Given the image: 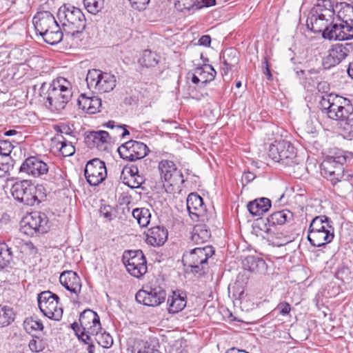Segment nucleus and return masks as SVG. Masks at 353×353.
<instances>
[{"mask_svg": "<svg viewBox=\"0 0 353 353\" xmlns=\"http://www.w3.org/2000/svg\"><path fill=\"white\" fill-rule=\"evenodd\" d=\"M10 192L16 201L28 206L39 205L46 198V189L42 185H35L27 179L16 181Z\"/></svg>", "mask_w": 353, "mask_h": 353, "instance_id": "3", "label": "nucleus"}, {"mask_svg": "<svg viewBox=\"0 0 353 353\" xmlns=\"http://www.w3.org/2000/svg\"><path fill=\"white\" fill-rule=\"evenodd\" d=\"M59 297L52 292L43 291L38 294L39 308L46 317L59 321L63 316V308L59 305Z\"/></svg>", "mask_w": 353, "mask_h": 353, "instance_id": "9", "label": "nucleus"}, {"mask_svg": "<svg viewBox=\"0 0 353 353\" xmlns=\"http://www.w3.org/2000/svg\"><path fill=\"white\" fill-rule=\"evenodd\" d=\"M187 209L192 219L203 216L205 211L203 200L197 193H190L186 201Z\"/></svg>", "mask_w": 353, "mask_h": 353, "instance_id": "22", "label": "nucleus"}, {"mask_svg": "<svg viewBox=\"0 0 353 353\" xmlns=\"http://www.w3.org/2000/svg\"><path fill=\"white\" fill-rule=\"evenodd\" d=\"M117 151L121 159L129 161H135L144 158L150 150L143 143L130 140L120 145Z\"/></svg>", "mask_w": 353, "mask_h": 353, "instance_id": "13", "label": "nucleus"}, {"mask_svg": "<svg viewBox=\"0 0 353 353\" xmlns=\"http://www.w3.org/2000/svg\"><path fill=\"white\" fill-rule=\"evenodd\" d=\"M334 3L333 0H317L310 13L318 15H324L327 18L334 17L335 14Z\"/></svg>", "mask_w": 353, "mask_h": 353, "instance_id": "30", "label": "nucleus"}, {"mask_svg": "<svg viewBox=\"0 0 353 353\" xmlns=\"http://www.w3.org/2000/svg\"><path fill=\"white\" fill-rule=\"evenodd\" d=\"M131 179L134 180V185H136L137 186L139 187H140L141 185L144 182L143 176L139 175V174L134 176L131 177Z\"/></svg>", "mask_w": 353, "mask_h": 353, "instance_id": "63", "label": "nucleus"}, {"mask_svg": "<svg viewBox=\"0 0 353 353\" xmlns=\"http://www.w3.org/2000/svg\"><path fill=\"white\" fill-rule=\"evenodd\" d=\"M146 261L141 250L125 251L123 255V261L125 266Z\"/></svg>", "mask_w": 353, "mask_h": 353, "instance_id": "38", "label": "nucleus"}, {"mask_svg": "<svg viewBox=\"0 0 353 353\" xmlns=\"http://www.w3.org/2000/svg\"><path fill=\"white\" fill-rule=\"evenodd\" d=\"M100 216H103L107 221H110L114 218L112 208L109 205H101L99 209Z\"/></svg>", "mask_w": 353, "mask_h": 353, "instance_id": "54", "label": "nucleus"}, {"mask_svg": "<svg viewBox=\"0 0 353 353\" xmlns=\"http://www.w3.org/2000/svg\"><path fill=\"white\" fill-rule=\"evenodd\" d=\"M39 96L45 106L52 112H60L73 97L72 86L64 77H58L50 84L43 83Z\"/></svg>", "mask_w": 353, "mask_h": 353, "instance_id": "1", "label": "nucleus"}, {"mask_svg": "<svg viewBox=\"0 0 353 353\" xmlns=\"http://www.w3.org/2000/svg\"><path fill=\"white\" fill-rule=\"evenodd\" d=\"M223 61H227L228 63L235 62V67L237 68L239 63L238 52L234 48L225 50L223 53Z\"/></svg>", "mask_w": 353, "mask_h": 353, "instance_id": "49", "label": "nucleus"}, {"mask_svg": "<svg viewBox=\"0 0 353 353\" xmlns=\"http://www.w3.org/2000/svg\"><path fill=\"white\" fill-rule=\"evenodd\" d=\"M21 257L25 255H35L37 253V249L31 241H25L23 240L21 248Z\"/></svg>", "mask_w": 353, "mask_h": 353, "instance_id": "50", "label": "nucleus"}, {"mask_svg": "<svg viewBox=\"0 0 353 353\" xmlns=\"http://www.w3.org/2000/svg\"><path fill=\"white\" fill-rule=\"evenodd\" d=\"M90 336H94L96 341L99 345L103 347L108 348L111 347L113 343L112 336L105 331L98 332L97 334H91Z\"/></svg>", "mask_w": 353, "mask_h": 353, "instance_id": "46", "label": "nucleus"}, {"mask_svg": "<svg viewBox=\"0 0 353 353\" xmlns=\"http://www.w3.org/2000/svg\"><path fill=\"white\" fill-rule=\"evenodd\" d=\"M326 224L331 225L332 221L325 215L316 216L314 217L309 226L308 232H316L321 228H325Z\"/></svg>", "mask_w": 353, "mask_h": 353, "instance_id": "43", "label": "nucleus"}, {"mask_svg": "<svg viewBox=\"0 0 353 353\" xmlns=\"http://www.w3.org/2000/svg\"><path fill=\"white\" fill-rule=\"evenodd\" d=\"M79 321L80 325L74 322L70 327L78 339L84 343H89L91 334H97L102 330L99 315L92 310H83L80 314Z\"/></svg>", "mask_w": 353, "mask_h": 353, "instance_id": "6", "label": "nucleus"}, {"mask_svg": "<svg viewBox=\"0 0 353 353\" xmlns=\"http://www.w3.org/2000/svg\"><path fill=\"white\" fill-rule=\"evenodd\" d=\"M185 341L183 339L176 340L170 345L169 349L170 353H185Z\"/></svg>", "mask_w": 353, "mask_h": 353, "instance_id": "52", "label": "nucleus"}, {"mask_svg": "<svg viewBox=\"0 0 353 353\" xmlns=\"http://www.w3.org/2000/svg\"><path fill=\"white\" fill-rule=\"evenodd\" d=\"M109 134L106 131L89 132L85 137L86 145L90 148H97L100 151H105L108 148Z\"/></svg>", "mask_w": 353, "mask_h": 353, "instance_id": "20", "label": "nucleus"}, {"mask_svg": "<svg viewBox=\"0 0 353 353\" xmlns=\"http://www.w3.org/2000/svg\"><path fill=\"white\" fill-rule=\"evenodd\" d=\"M85 177L92 186L98 185L107 176V170L105 163L98 158L89 161L84 170Z\"/></svg>", "mask_w": 353, "mask_h": 353, "instance_id": "16", "label": "nucleus"}, {"mask_svg": "<svg viewBox=\"0 0 353 353\" xmlns=\"http://www.w3.org/2000/svg\"><path fill=\"white\" fill-rule=\"evenodd\" d=\"M223 66H221V74L224 78L226 77L230 71L233 70H236L237 68L235 67V62L233 63H228L227 61H223Z\"/></svg>", "mask_w": 353, "mask_h": 353, "instance_id": "57", "label": "nucleus"}, {"mask_svg": "<svg viewBox=\"0 0 353 353\" xmlns=\"http://www.w3.org/2000/svg\"><path fill=\"white\" fill-rule=\"evenodd\" d=\"M216 4V0H196L194 8L199 10L204 7H210Z\"/></svg>", "mask_w": 353, "mask_h": 353, "instance_id": "58", "label": "nucleus"}, {"mask_svg": "<svg viewBox=\"0 0 353 353\" xmlns=\"http://www.w3.org/2000/svg\"><path fill=\"white\" fill-rule=\"evenodd\" d=\"M4 245L7 247L8 250L11 252L12 258L14 256L20 258L21 248L22 245L23 239L17 236H9L6 239H3Z\"/></svg>", "mask_w": 353, "mask_h": 353, "instance_id": "35", "label": "nucleus"}, {"mask_svg": "<svg viewBox=\"0 0 353 353\" xmlns=\"http://www.w3.org/2000/svg\"><path fill=\"white\" fill-rule=\"evenodd\" d=\"M59 282L68 291L78 299L81 291V281L79 275L72 270L63 271L59 276Z\"/></svg>", "mask_w": 353, "mask_h": 353, "instance_id": "18", "label": "nucleus"}, {"mask_svg": "<svg viewBox=\"0 0 353 353\" xmlns=\"http://www.w3.org/2000/svg\"><path fill=\"white\" fill-rule=\"evenodd\" d=\"M126 125H118L117 126V132H121L120 136L123 138L125 137V136L127 135H129L130 134V132L125 128Z\"/></svg>", "mask_w": 353, "mask_h": 353, "instance_id": "62", "label": "nucleus"}, {"mask_svg": "<svg viewBox=\"0 0 353 353\" xmlns=\"http://www.w3.org/2000/svg\"><path fill=\"white\" fill-rule=\"evenodd\" d=\"M132 216L141 228L147 227L150 223L151 214L148 208H135L132 211Z\"/></svg>", "mask_w": 353, "mask_h": 353, "instance_id": "39", "label": "nucleus"}, {"mask_svg": "<svg viewBox=\"0 0 353 353\" xmlns=\"http://www.w3.org/2000/svg\"><path fill=\"white\" fill-rule=\"evenodd\" d=\"M79 108L88 114H95L100 112L101 100L97 97H87L85 94H81L78 99Z\"/></svg>", "mask_w": 353, "mask_h": 353, "instance_id": "24", "label": "nucleus"}, {"mask_svg": "<svg viewBox=\"0 0 353 353\" xmlns=\"http://www.w3.org/2000/svg\"><path fill=\"white\" fill-rule=\"evenodd\" d=\"M196 0H175L174 6L179 11H183L184 10H190L194 8Z\"/></svg>", "mask_w": 353, "mask_h": 353, "instance_id": "51", "label": "nucleus"}, {"mask_svg": "<svg viewBox=\"0 0 353 353\" xmlns=\"http://www.w3.org/2000/svg\"><path fill=\"white\" fill-rule=\"evenodd\" d=\"M83 4L88 12L96 14L103 8L104 0H83Z\"/></svg>", "mask_w": 353, "mask_h": 353, "instance_id": "47", "label": "nucleus"}, {"mask_svg": "<svg viewBox=\"0 0 353 353\" xmlns=\"http://www.w3.org/2000/svg\"><path fill=\"white\" fill-rule=\"evenodd\" d=\"M85 81L89 89H94L99 93L109 92L116 86L114 75L97 69L88 71Z\"/></svg>", "mask_w": 353, "mask_h": 353, "instance_id": "10", "label": "nucleus"}, {"mask_svg": "<svg viewBox=\"0 0 353 353\" xmlns=\"http://www.w3.org/2000/svg\"><path fill=\"white\" fill-rule=\"evenodd\" d=\"M294 214L288 210H283L271 214L268 221L270 225H283L293 220Z\"/></svg>", "mask_w": 353, "mask_h": 353, "instance_id": "32", "label": "nucleus"}, {"mask_svg": "<svg viewBox=\"0 0 353 353\" xmlns=\"http://www.w3.org/2000/svg\"><path fill=\"white\" fill-rule=\"evenodd\" d=\"M211 43V37L209 35H203L199 39V43L201 46H210Z\"/></svg>", "mask_w": 353, "mask_h": 353, "instance_id": "61", "label": "nucleus"}, {"mask_svg": "<svg viewBox=\"0 0 353 353\" xmlns=\"http://www.w3.org/2000/svg\"><path fill=\"white\" fill-rule=\"evenodd\" d=\"M263 64L265 65L264 70H263V74L267 77V79L268 80L272 79V75L271 73L270 68L268 64V59L267 57H264Z\"/></svg>", "mask_w": 353, "mask_h": 353, "instance_id": "59", "label": "nucleus"}, {"mask_svg": "<svg viewBox=\"0 0 353 353\" xmlns=\"http://www.w3.org/2000/svg\"><path fill=\"white\" fill-rule=\"evenodd\" d=\"M353 50L352 43H337L333 45L328 50L327 55L322 61L324 69H330L339 64Z\"/></svg>", "mask_w": 353, "mask_h": 353, "instance_id": "14", "label": "nucleus"}, {"mask_svg": "<svg viewBox=\"0 0 353 353\" xmlns=\"http://www.w3.org/2000/svg\"><path fill=\"white\" fill-rule=\"evenodd\" d=\"M334 17L327 18L324 15H318L309 13L307 19L306 25L309 30L314 33H321V36L326 32L329 26L332 25V21Z\"/></svg>", "mask_w": 353, "mask_h": 353, "instance_id": "21", "label": "nucleus"}, {"mask_svg": "<svg viewBox=\"0 0 353 353\" xmlns=\"http://www.w3.org/2000/svg\"><path fill=\"white\" fill-rule=\"evenodd\" d=\"M168 312L175 314L181 311L186 305V301L180 294L173 293V296L168 299Z\"/></svg>", "mask_w": 353, "mask_h": 353, "instance_id": "36", "label": "nucleus"}, {"mask_svg": "<svg viewBox=\"0 0 353 353\" xmlns=\"http://www.w3.org/2000/svg\"><path fill=\"white\" fill-rule=\"evenodd\" d=\"M168 235V230L165 227H152L146 234V241L152 246H161L166 241Z\"/></svg>", "mask_w": 353, "mask_h": 353, "instance_id": "25", "label": "nucleus"}, {"mask_svg": "<svg viewBox=\"0 0 353 353\" xmlns=\"http://www.w3.org/2000/svg\"><path fill=\"white\" fill-rule=\"evenodd\" d=\"M32 23L37 34L47 30L57 23L53 14L49 11L37 12L32 19Z\"/></svg>", "mask_w": 353, "mask_h": 353, "instance_id": "23", "label": "nucleus"}, {"mask_svg": "<svg viewBox=\"0 0 353 353\" xmlns=\"http://www.w3.org/2000/svg\"><path fill=\"white\" fill-rule=\"evenodd\" d=\"M341 41L349 40L353 38V26L347 23L341 21L340 23Z\"/></svg>", "mask_w": 353, "mask_h": 353, "instance_id": "48", "label": "nucleus"}, {"mask_svg": "<svg viewBox=\"0 0 353 353\" xmlns=\"http://www.w3.org/2000/svg\"><path fill=\"white\" fill-rule=\"evenodd\" d=\"M346 162L345 156L327 157L321 165V175L329 180L334 186L338 183L350 188L348 181L352 177L351 174L344 173L343 165Z\"/></svg>", "mask_w": 353, "mask_h": 353, "instance_id": "5", "label": "nucleus"}, {"mask_svg": "<svg viewBox=\"0 0 353 353\" xmlns=\"http://www.w3.org/2000/svg\"><path fill=\"white\" fill-rule=\"evenodd\" d=\"M245 270L255 274H265L268 270L266 262L262 258L256 256H248L243 261Z\"/></svg>", "mask_w": 353, "mask_h": 353, "instance_id": "26", "label": "nucleus"}, {"mask_svg": "<svg viewBox=\"0 0 353 353\" xmlns=\"http://www.w3.org/2000/svg\"><path fill=\"white\" fill-rule=\"evenodd\" d=\"M196 72L201 79L199 87H204L205 85L213 81L216 77V72L214 68L209 64L204 63L202 66L196 68Z\"/></svg>", "mask_w": 353, "mask_h": 353, "instance_id": "33", "label": "nucleus"}, {"mask_svg": "<svg viewBox=\"0 0 353 353\" xmlns=\"http://www.w3.org/2000/svg\"><path fill=\"white\" fill-rule=\"evenodd\" d=\"M334 229L332 224H326L325 228L316 232H308L307 239L312 245L321 247L330 243L334 236Z\"/></svg>", "mask_w": 353, "mask_h": 353, "instance_id": "19", "label": "nucleus"}, {"mask_svg": "<svg viewBox=\"0 0 353 353\" xmlns=\"http://www.w3.org/2000/svg\"><path fill=\"white\" fill-rule=\"evenodd\" d=\"M210 237L209 227L205 223H199L194 226L190 238L194 243L200 245L208 242Z\"/></svg>", "mask_w": 353, "mask_h": 353, "instance_id": "28", "label": "nucleus"}, {"mask_svg": "<svg viewBox=\"0 0 353 353\" xmlns=\"http://www.w3.org/2000/svg\"><path fill=\"white\" fill-rule=\"evenodd\" d=\"M275 310L277 311L281 315L286 316L289 314L291 311V305L288 303L283 301L277 305Z\"/></svg>", "mask_w": 353, "mask_h": 353, "instance_id": "55", "label": "nucleus"}, {"mask_svg": "<svg viewBox=\"0 0 353 353\" xmlns=\"http://www.w3.org/2000/svg\"><path fill=\"white\" fill-rule=\"evenodd\" d=\"M49 166L41 156H30L26 158L21 163L19 172L34 177L41 176L47 174Z\"/></svg>", "mask_w": 353, "mask_h": 353, "instance_id": "17", "label": "nucleus"}, {"mask_svg": "<svg viewBox=\"0 0 353 353\" xmlns=\"http://www.w3.org/2000/svg\"><path fill=\"white\" fill-rule=\"evenodd\" d=\"M159 343L157 340L152 339L148 341H139L133 352L136 353H162L159 350Z\"/></svg>", "mask_w": 353, "mask_h": 353, "instance_id": "34", "label": "nucleus"}, {"mask_svg": "<svg viewBox=\"0 0 353 353\" xmlns=\"http://www.w3.org/2000/svg\"><path fill=\"white\" fill-rule=\"evenodd\" d=\"M15 312L8 305H0V327L10 325L15 319Z\"/></svg>", "mask_w": 353, "mask_h": 353, "instance_id": "37", "label": "nucleus"}, {"mask_svg": "<svg viewBox=\"0 0 353 353\" xmlns=\"http://www.w3.org/2000/svg\"><path fill=\"white\" fill-rule=\"evenodd\" d=\"M250 213L253 216H261L271 208V201L265 197L250 201L247 205Z\"/></svg>", "mask_w": 353, "mask_h": 353, "instance_id": "31", "label": "nucleus"}, {"mask_svg": "<svg viewBox=\"0 0 353 353\" xmlns=\"http://www.w3.org/2000/svg\"><path fill=\"white\" fill-rule=\"evenodd\" d=\"M128 272L133 276L140 278L147 272V261H141L134 265L125 266Z\"/></svg>", "mask_w": 353, "mask_h": 353, "instance_id": "44", "label": "nucleus"}, {"mask_svg": "<svg viewBox=\"0 0 353 353\" xmlns=\"http://www.w3.org/2000/svg\"><path fill=\"white\" fill-rule=\"evenodd\" d=\"M166 292L160 286L154 288L146 287L139 290L136 295V301L146 306L155 307L165 301Z\"/></svg>", "mask_w": 353, "mask_h": 353, "instance_id": "15", "label": "nucleus"}, {"mask_svg": "<svg viewBox=\"0 0 353 353\" xmlns=\"http://www.w3.org/2000/svg\"><path fill=\"white\" fill-rule=\"evenodd\" d=\"M158 168L163 187L166 192L171 194L181 188L185 179L182 172L177 169L173 161L161 160L159 163Z\"/></svg>", "mask_w": 353, "mask_h": 353, "instance_id": "7", "label": "nucleus"}, {"mask_svg": "<svg viewBox=\"0 0 353 353\" xmlns=\"http://www.w3.org/2000/svg\"><path fill=\"white\" fill-rule=\"evenodd\" d=\"M304 130L307 134H315L316 132V128L313 125L312 121H307L304 126Z\"/></svg>", "mask_w": 353, "mask_h": 353, "instance_id": "60", "label": "nucleus"}, {"mask_svg": "<svg viewBox=\"0 0 353 353\" xmlns=\"http://www.w3.org/2000/svg\"><path fill=\"white\" fill-rule=\"evenodd\" d=\"M12 260L11 252L4 245L3 239H0V271L9 266Z\"/></svg>", "mask_w": 353, "mask_h": 353, "instance_id": "42", "label": "nucleus"}, {"mask_svg": "<svg viewBox=\"0 0 353 353\" xmlns=\"http://www.w3.org/2000/svg\"><path fill=\"white\" fill-rule=\"evenodd\" d=\"M128 172L130 174V177L134 176L137 174H139V168L137 165H132L130 167L128 168Z\"/></svg>", "mask_w": 353, "mask_h": 353, "instance_id": "64", "label": "nucleus"}, {"mask_svg": "<svg viewBox=\"0 0 353 353\" xmlns=\"http://www.w3.org/2000/svg\"><path fill=\"white\" fill-rule=\"evenodd\" d=\"M63 30L59 26L58 23L54 24L53 28L51 26L47 30L43 31L39 35L43 38V41L50 45H56L60 43L63 37Z\"/></svg>", "mask_w": 353, "mask_h": 353, "instance_id": "29", "label": "nucleus"}, {"mask_svg": "<svg viewBox=\"0 0 353 353\" xmlns=\"http://www.w3.org/2000/svg\"><path fill=\"white\" fill-rule=\"evenodd\" d=\"M57 17L67 34L74 36L81 33L86 26L85 17L81 10L70 4H63L59 8Z\"/></svg>", "mask_w": 353, "mask_h": 353, "instance_id": "4", "label": "nucleus"}, {"mask_svg": "<svg viewBox=\"0 0 353 353\" xmlns=\"http://www.w3.org/2000/svg\"><path fill=\"white\" fill-rule=\"evenodd\" d=\"M57 133L51 141L52 143L59 149V151L63 157H70L75 153V148L72 142L68 141L63 136L62 131Z\"/></svg>", "mask_w": 353, "mask_h": 353, "instance_id": "27", "label": "nucleus"}, {"mask_svg": "<svg viewBox=\"0 0 353 353\" xmlns=\"http://www.w3.org/2000/svg\"><path fill=\"white\" fill-rule=\"evenodd\" d=\"M343 130L345 137L350 140L353 139V113L345 122Z\"/></svg>", "mask_w": 353, "mask_h": 353, "instance_id": "53", "label": "nucleus"}, {"mask_svg": "<svg viewBox=\"0 0 353 353\" xmlns=\"http://www.w3.org/2000/svg\"><path fill=\"white\" fill-rule=\"evenodd\" d=\"M319 105L322 112L335 121L345 122L353 113V105L349 99L332 93L323 96Z\"/></svg>", "mask_w": 353, "mask_h": 353, "instance_id": "2", "label": "nucleus"}, {"mask_svg": "<svg viewBox=\"0 0 353 353\" xmlns=\"http://www.w3.org/2000/svg\"><path fill=\"white\" fill-rule=\"evenodd\" d=\"M269 157L283 166L292 167L299 163L295 148L288 141H275L268 149Z\"/></svg>", "mask_w": 353, "mask_h": 353, "instance_id": "8", "label": "nucleus"}, {"mask_svg": "<svg viewBox=\"0 0 353 353\" xmlns=\"http://www.w3.org/2000/svg\"><path fill=\"white\" fill-rule=\"evenodd\" d=\"M340 23H334V20L332 21V25H330L324 34L323 38L328 40H339L341 41V30Z\"/></svg>", "mask_w": 353, "mask_h": 353, "instance_id": "45", "label": "nucleus"}, {"mask_svg": "<svg viewBox=\"0 0 353 353\" xmlns=\"http://www.w3.org/2000/svg\"><path fill=\"white\" fill-rule=\"evenodd\" d=\"M23 327L26 332L34 336L37 332L43 330V325L41 320L34 317L26 318L23 321Z\"/></svg>", "mask_w": 353, "mask_h": 353, "instance_id": "40", "label": "nucleus"}, {"mask_svg": "<svg viewBox=\"0 0 353 353\" xmlns=\"http://www.w3.org/2000/svg\"><path fill=\"white\" fill-rule=\"evenodd\" d=\"M131 6L139 11L145 9L147 5L150 3V0H128Z\"/></svg>", "mask_w": 353, "mask_h": 353, "instance_id": "56", "label": "nucleus"}, {"mask_svg": "<svg viewBox=\"0 0 353 353\" xmlns=\"http://www.w3.org/2000/svg\"><path fill=\"white\" fill-rule=\"evenodd\" d=\"M214 254V248L211 245L198 247L192 249L189 253L184 254L183 261L192 268L196 273H201L207 265L208 259Z\"/></svg>", "mask_w": 353, "mask_h": 353, "instance_id": "11", "label": "nucleus"}, {"mask_svg": "<svg viewBox=\"0 0 353 353\" xmlns=\"http://www.w3.org/2000/svg\"><path fill=\"white\" fill-rule=\"evenodd\" d=\"M139 63L142 66L146 68L154 67L159 63V56L157 53L150 50H146L143 52Z\"/></svg>", "mask_w": 353, "mask_h": 353, "instance_id": "41", "label": "nucleus"}, {"mask_svg": "<svg viewBox=\"0 0 353 353\" xmlns=\"http://www.w3.org/2000/svg\"><path fill=\"white\" fill-rule=\"evenodd\" d=\"M49 228V219L47 215L41 212H32L26 216L21 221L23 232L29 236L46 233Z\"/></svg>", "mask_w": 353, "mask_h": 353, "instance_id": "12", "label": "nucleus"}]
</instances>
